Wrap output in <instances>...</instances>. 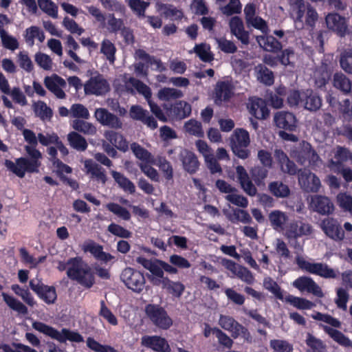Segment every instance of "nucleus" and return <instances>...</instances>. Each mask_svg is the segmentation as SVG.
Returning a JSON list of instances; mask_svg holds the SVG:
<instances>
[{"mask_svg":"<svg viewBox=\"0 0 352 352\" xmlns=\"http://www.w3.org/2000/svg\"><path fill=\"white\" fill-rule=\"evenodd\" d=\"M25 150L30 158L21 157L16 158L15 162L10 160H6L4 162L8 170L20 178L24 177L25 173H38L41 164L39 160L42 154L36 146H25Z\"/></svg>","mask_w":352,"mask_h":352,"instance_id":"f257e3e1","label":"nucleus"},{"mask_svg":"<svg viewBox=\"0 0 352 352\" xmlns=\"http://www.w3.org/2000/svg\"><path fill=\"white\" fill-rule=\"evenodd\" d=\"M290 14L294 25L298 29H302L306 25L314 28L317 23L319 15L316 10L303 0H289Z\"/></svg>","mask_w":352,"mask_h":352,"instance_id":"f03ea898","label":"nucleus"},{"mask_svg":"<svg viewBox=\"0 0 352 352\" xmlns=\"http://www.w3.org/2000/svg\"><path fill=\"white\" fill-rule=\"evenodd\" d=\"M71 267L67 271V277L77 282L87 289L91 288L96 283L94 272L91 266L82 257L70 258Z\"/></svg>","mask_w":352,"mask_h":352,"instance_id":"7ed1b4c3","label":"nucleus"},{"mask_svg":"<svg viewBox=\"0 0 352 352\" xmlns=\"http://www.w3.org/2000/svg\"><path fill=\"white\" fill-rule=\"evenodd\" d=\"M32 327L35 330L58 341L60 343H65L67 340L78 343L84 341V338L82 335L77 331H72L69 329L63 328L61 331H58L53 327L39 321L34 322Z\"/></svg>","mask_w":352,"mask_h":352,"instance_id":"20e7f679","label":"nucleus"},{"mask_svg":"<svg viewBox=\"0 0 352 352\" xmlns=\"http://www.w3.org/2000/svg\"><path fill=\"white\" fill-rule=\"evenodd\" d=\"M250 144L248 131L242 128L236 129L230 137V146L233 153L239 158L245 160L250 155L248 148Z\"/></svg>","mask_w":352,"mask_h":352,"instance_id":"39448f33","label":"nucleus"},{"mask_svg":"<svg viewBox=\"0 0 352 352\" xmlns=\"http://www.w3.org/2000/svg\"><path fill=\"white\" fill-rule=\"evenodd\" d=\"M219 324L226 331L231 333V336L236 339L241 336L248 343H252L253 338L247 327H244L230 316L221 315Z\"/></svg>","mask_w":352,"mask_h":352,"instance_id":"423d86ee","label":"nucleus"},{"mask_svg":"<svg viewBox=\"0 0 352 352\" xmlns=\"http://www.w3.org/2000/svg\"><path fill=\"white\" fill-rule=\"evenodd\" d=\"M145 314L151 322L160 329L167 330L173 325L172 318L165 309L160 305H146Z\"/></svg>","mask_w":352,"mask_h":352,"instance_id":"0eeeda50","label":"nucleus"},{"mask_svg":"<svg viewBox=\"0 0 352 352\" xmlns=\"http://www.w3.org/2000/svg\"><path fill=\"white\" fill-rule=\"evenodd\" d=\"M136 262L150 272L151 274H147V278L153 285H161L164 279L168 278L164 276L162 265L160 264L162 260L157 258L153 260L144 256H138L136 258Z\"/></svg>","mask_w":352,"mask_h":352,"instance_id":"6e6552de","label":"nucleus"},{"mask_svg":"<svg viewBox=\"0 0 352 352\" xmlns=\"http://www.w3.org/2000/svg\"><path fill=\"white\" fill-rule=\"evenodd\" d=\"M120 279L125 286L136 293H140L145 287L146 280L143 273L132 267L124 268Z\"/></svg>","mask_w":352,"mask_h":352,"instance_id":"1a4fd4ad","label":"nucleus"},{"mask_svg":"<svg viewBox=\"0 0 352 352\" xmlns=\"http://www.w3.org/2000/svg\"><path fill=\"white\" fill-rule=\"evenodd\" d=\"M30 289L47 305H53L57 300V294L55 287L45 285L41 280H30Z\"/></svg>","mask_w":352,"mask_h":352,"instance_id":"9d476101","label":"nucleus"},{"mask_svg":"<svg viewBox=\"0 0 352 352\" xmlns=\"http://www.w3.org/2000/svg\"><path fill=\"white\" fill-rule=\"evenodd\" d=\"M85 93L87 95L102 96L109 90V84L102 75L91 77L84 85Z\"/></svg>","mask_w":352,"mask_h":352,"instance_id":"9b49d317","label":"nucleus"},{"mask_svg":"<svg viewBox=\"0 0 352 352\" xmlns=\"http://www.w3.org/2000/svg\"><path fill=\"white\" fill-rule=\"evenodd\" d=\"M298 183L301 188L307 192H317L321 186L318 177L307 169L299 170Z\"/></svg>","mask_w":352,"mask_h":352,"instance_id":"f8f14e48","label":"nucleus"},{"mask_svg":"<svg viewBox=\"0 0 352 352\" xmlns=\"http://www.w3.org/2000/svg\"><path fill=\"white\" fill-rule=\"evenodd\" d=\"M292 285L302 292H307L318 298H322L324 296L322 289L310 277L305 276H300L293 282Z\"/></svg>","mask_w":352,"mask_h":352,"instance_id":"ddd939ff","label":"nucleus"},{"mask_svg":"<svg viewBox=\"0 0 352 352\" xmlns=\"http://www.w3.org/2000/svg\"><path fill=\"white\" fill-rule=\"evenodd\" d=\"M44 85L58 99H64L66 94L63 90L67 85L66 81L58 75L54 74L44 78Z\"/></svg>","mask_w":352,"mask_h":352,"instance_id":"4468645a","label":"nucleus"},{"mask_svg":"<svg viewBox=\"0 0 352 352\" xmlns=\"http://www.w3.org/2000/svg\"><path fill=\"white\" fill-rule=\"evenodd\" d=\"M312 230V226L309 223L299 220L294 221L287 226L285 236L289 239H296L310 234Z\"/></svg>","mask_w":352,"mask_h":352,"instance_id":"2eb2a0df","label":"nucleus"},{"mask_svg":"<svg viewBox=\"0 0 352 352\" xmlns=\"http://www.w3.org/2000/svg\"><path fill=\"white\" fill-rule=\"evenodd\" d=\"M141 345L157 352H170L168 341L160 336H144L141 338Z\"/></svg>","mask_w":352,"mask_h":352,"instance_id":"dca6fc26","label":"nucleus"},{"mask_svg":"<svg viewBox=\"0 0 352 352\" xmlns=\"http://www.w3.org/2000/svg\"><path fill=\"white\" fill-rule=\"evenodd\" d=\"M321 228L329 238L341 241L344 238V232L340 223L333 218H327L322 221Z\"/></svg>","mask_w":352,"mask_h":352,"instance_id":"f3484780","label":"nucleus"},{"mask_svg":"<svg viewBox=\"0 0 352 352\" xmlns=\"http://www.w3.org/2000/svg\"><path fill=\"white\" fill-rule=\"evenodd\" d=\"M95 117L103 126H107L114 129H120L122 127L120 119L104 108L97 109L95 111Z\"/></svg>","mask_w":352,"mask_h":352,"instance_id":"a211bd4d","label":"nucleus"},{"mask_svg":"<svg viewBox=\"0 0 352 352\" xmlns=\"http://www.w3.org/2000/svg\"><path fill=\"white\" fill-rule=\"evenodd\" d=\"M274 120L276 126L285 131H294L297 127V119L293 113L279 111L274 115Z\"/></svg>","mask_w":352,"mask_h":352,"instance_id":"6ab92c4d","label":"nucleus"},{"mask_svg":"<svg viewBox=\"0 0 352 352\" xmlns=\"http://www.w3.org/2000/svg\"><path fill=\"white\" fill-rule=\"evenodd\" d=\"M86 173L89 175L91 179L102 184H105L107 181V177L105 170L98 164L89 159L85 161L84 164Z\"/></svg>","mask_w":352,"mask_h":352,"instance_id":"aec40b11","label":"nucleus"},{"mask_svg":"<svg viewBox=\"0 0 352 352\" xmlns=\"http://www.w3.org/2000/svg\"><path fill=\"white\" fill-rule=\"evenodd\" d=\"M179 159L182 163L184 169L188 173L194 174L199 169V162L193 152L184 149L179 153Z\"/></svg>","mask_w":352,"mask_h":352,"instance_id":"412c9836","label":"nucleus"},{"mask_svg":"<svg viewBox=\"0 0 352 352\" xmlns=\"http://www.w3.org/2000/svg\"><path fill=\"white\" fill-rule=\"evenodd\" d=\"M311 206L314 210L320 214H329L334 210L333 204L331 200L325 196L315 195L311 197Z\"/></svg>","mask_w":352,"mask_h":352,"instance_id":"4be33fe9","label":"nucleus"},{"mask_svg":"<svg viewBox=\"0 0 352 352\" xmlns=\"http://www.w3.org/2000/svg\"><path fill=\"white\" fill-rule=\"evenodd\" d=\"M325 22L328 29L336 32L343 36L347 30L345 19L336 13H331L326 16Z\"/></svg>","mask_w":352,"mask_h":352,"instance_id":"5701e85b","label":"nucleus"},{"mask_svg":"<svg viewBox=\"0 0 352 352\" xmlns=\"http://www.w3.org/2000/svg\"><path fill=\"white\" fill-rule=\"evenodd\" d=\"M236 172L239 182L244 192L250 196H254L257 193V189L250 179L245 168L243 166H237Z\"/></svg>","mask_w":352,"mask_h":352,"instance_id":"b1692460","label":"nucleus"},{"mask_svg":"<svg viewBox=\"0 0 352 352\" xmlns=\"http://www.w3.org/2000/svg\"><path fill=\"white\" fill-rule=\"evenodd\" d=\"M232 86L228 81H219L214 88V101L217 104L228 101L232 96Z\"/></svg>","mask_w":352,"mask_h":352,"instance_id":"393cba45","label":"nucleus"},{"mask_svg":"<svg viewBox=\"0 0 352 352\" xmlns=\"http://www.w3.org/2000/svg\"><path fill=\"white\" fill-rule=\"evenodd\" d=\"M155 9L162 16L173 21H179L184 17L183 12L170 4L157 2Z\"/></svg>","mask_w":352,"mask_h":352,"instance_id":"a878e982","label":"nucleus"},{"mask_svg":"<svg viewBox=\"0 0 352 352\" xmlns=\"http://www.w3.org/2000/svg\"><path fill=\"white\" fill-rule=\"evenodd\" d=\"M275 157L280 166L283 172L287 173L290 175H295L298 173L296 164L289 160L287 154L281 149H276L275 151Z\"/></svg>","mask_w":352,"mask_h":352,"instance_id":"bb28decb","label":"nucleus"},{"mask_svg":"<svg viewBox=\"0 0 352 352\" xmlns=\"http://www.w3.org/2000/svg\"><path fill=\"white\" fill-rule=\"evenodd\" d=\"M250 113L258 120L266 119L270 114V110L267 108L265 100L261 98H254L250 100Z\"/></svg>","mask_w":352,"mask_h":352,"instance_id":"cd10ccee","label":"nucleus"},{"mask_svg":"<svg viewBox=\"0 0 352 352\" xmlns=\"http://www.w3.org/2000/svg\"><path fill=\"white\" fill-rule=\"evenodd\" d=\"M302 102L306 109L316 111L322 106V98L318 93L311 89L302 91Z\"/></svg>","mask_w":352,"mask_h":352,"instance_id":"c85d7f7f","label":"nucleus"},{"mask_svg":"<svg viewBox=\"0 0 352 352\" xmlns=\"http://www.w3.org/2000/svg\"><path fill=\"white\" fill-rule=\"evenodd\" d=\"M104 137L117 149L125 152L129 148V143L125 138L120 133L109 130L104 133Z\"/></svg>","mask_w":352,"mask_h":352,"instance_id":"c756f323","label":"nucleus"},{"mask_svg":"<svg viewBox=\"0 0 352 352\" xmlns=\"http://www.w3.org/2000/svg\"><path fill=\"white\" fill-rule=\"evenodd\" d=\"M229 25L232 34L241 43H246L248 39V33L244 29L242 19L239 16H233L230 19Z\"/></svg>","mask_w":352,"mask_h":352,"instance_id":"7c9ffc66","label":"nucleus"},{"mask_svg":"<svg viewBox=\"0 0 352 352\" xmlns=\"http://www.w3.org/2000/svg\"><path fill=\"white\" fill-rule=\"evenodd\" d=\"M323 330L340 346L352 348V341L342 331L326 325H323Z\"/></svg>","mask_w":352,"mask_h":352,"instance_id":"2f4dec72","label":"nucleus"},{"mask_svg":"<svg viewBox=\"0 0 352 352\" xmlns=\"http://www.w3.org/2000/svg\"><path fill=\"white\" fill-rule=\"evenodd\" d=\"M333 85L344 94L351 92L352 87L351 81L342 73H336L333 75Z\"/></svg>","mask_w":352,"mask_h":352,"instance_id":"473e14b6","label":"nucleus"},{"mask_svg":"<svg viewBox=\"0 0 352 352\" xmlns=\"http://www.w3.org/2000/svg\"><path fill=\"white\" fill-rule=\"evenodd\" d=\"M269 191L276 197L285 198L290 195L289 186L280 181H274L268 185Z\"/></svg>","mask_w":352,"mask_h":352,"instance_id":"72a5a7b5","label":"nucleus"},{"mask_svg":"<svg viewBox=\"0 0 352 352\" xmlns=\"http://www.w3.org/2000/svg\"><path fill=\"white\" fill-rule=\"evenodd\" d=\"M1 296L4 302L11 309L22 315H27L28 314V307L18 299L5 292H2Z\"/></svg>","mask_w":352,"mask_h":352,"instance_id":"f704fd0d","label":"nucleus"},{"mask_svg":"<svg viewBox=\"0 0 352 352\" xmlns=\"http://www.w3.org/2000/svg\"><path fill=\"white\" fill-rule=\"evenodd\" d=\"M111 175L115 182L125 192L133 194L135 192L134 184L121 173L116 170L111 171Z\"/></svg>","mask_w":352,"mask_h":352,"instance_id":"c9c22d12","label":"nucleus"},{"mask_svg":"<svg viewBox=\"0 0 352 352\" xmlns=\"http://www.w3.org/2000/svg\"><path fill=\"white\" fill-rule=\"evenodd\" d=\"M161 285L169 294L176 298H179L185 289V286L183 283L179 281H173L168 278H164V282Z\"/></svg>","mask_w":352,"mask_h":352,"instance_id":"e433bc0d","label":"nucleus"},{"mask_svg":"<svg viewBox=\"0 0 352 352\" xmlns=\"http://www.w3.org/2000/svg\"><path fill=\"white\" fill-rule=\"evenodd\" d=\"M69 145L78 151H85L88 146L87 140L76 131H72L67 135Z\"/></svg>","mask_w":352,"mask_h":352,"instance_id":"4c0bfd02","label":"nucleus"},{"mask_svg":"<svg viewBox=\"0 0 352 352\" xmlns=\"http://www.w3.org/2000/svg\"><path fill=\"white\" fill-rule=\"evenodd\" d=\"M72 126L76 132H80L85 135H94L97 131L96 126L93 124L80 119L74 120Z\"/></svg>","mask_w":352,"mask_h":352,"instance_id":"58836bf2","label":"nucleus"},{"mask_svg":"<svg viewBox=\"0 0 352 352\" xmlns=\"http://www.w3.org/2000/svg\"><path fill=\"white\" fill-rule=\"evenodd\" d=\"M334 159L335 161H331V164L337 168H340V167L344 166V162L352 160V153L346 148L338 146L337 151L334 155Z\"/></svg>","mask_w":352,"mask_h":352,"instance_id":"ea45409f","label":"nucleus"},{"mask_svg":"<svg viewBox=\"0 0 352 352\" xmlns=\"http://www.w3.org/2000/svg\"><path fill=\"white\" fill-rule=\"evenodd\" d=\"M257 79L266 85H272L274 83V78L273 72L263 64L255 67Z\"/></svg>","mask_w":352,"mask_h":352,"instance_id":"a19ab883","label":"nucleus"},{"mask_svg":"<svg viewBox=\"0 0 352 352\" xmlns=\"http://www.w3.org/2000/svg\"><path fill=\"white\" fill-rule=\"evenodd\" d=\"M25 41L27 43H43L45 39L43 32L36 26H32L25 30Z\"/></svg>","mask_w":352,"mask_h":352,"instance_id":"79ce46f5","label":"nucleus"},{"mask_svg":"<svg viewBox=\"0 0 352 352\" xmlns=\"http://www.w3.org/2000/svg\"><path fill=\"white\" fill-rule=\"evenodd\" d=\"M306 344L309 348L307 352H326V344L319 338L308 333L305 340Z\"/></svg>","mask_w":352,"mask_h":352,"instance_id":"37998d69","label":"nucleus"},{"mask_svg":"<svg viewBox=\"0 0 352 352\" xmlns=\"http://www.w3.org/2000/svg\"><path fill=\"white\" fill-rule=\"evenodd\" d=\"M269 170L270 168L259 165L254 166L250 170L252 179L256 185L260 186L263 184L264 180L268 175Z\"/></svg>","mask_w":352,"mask_h":352,"instance_id":"c03bdc74","label":"nucleus"},{"mask_svg":"<svg viewBox=\"0 0 352 352\" xmlns=\"http://www.w3.org/2000/svg\"><path fill=\"white\" fill-rule=\"evenodd\" d=\"M34 111L41 120H51L53 116L52 109L43 101H38L34 104Z\"/></svg>","mask_w":352,"mask_h":352,"instance_id":"a18cd8bd","label":"nucleus"},{"mask_svg":"<svg viewBox=\"0 0 352 352\" xmlns=\"http://www.w3.org/2000/svg\"><path fill=\"white\" fill-rule=\"evenodd\" d=\"M285 300L299 309H310L314 306V303L309 300L290 294L285 298Z\"/></svg>","mask_w":352,"mask_h":352,"instance_id":"49530a36","label":"nucleus"},{"mask_svg":"<svg viewBox=\"0 0 352 352\" xmlns=\"http://www.w3.org/2000/svg\"><path fill=\"white\" fill-rule=\"evenodd\" d=\"M263 287H265V289L272 293L278 300H283V294L281 291L280 287L270 276L264 278Z\"/></svg>","mask_w":352,"mask_h":352,"instance_id":"de8ad7c7","label":"nucleus"},{"mask_svg":"<svg viewBox=\"0 0 352 352\" xmlns=\"http://www.w3.org/2000/svg\"><path fill=\"white\" fill-rule=\"evenodd\" d=\"M127 82L131 85L139 94L143 95L145 98L149 99L151 97L152 93L150 87L141 80L134 77H130Z\"/></svg>","mask_w":352,"mask_h":352,"instance_id":"09e8293b","label":"nucleus"},{"mask_svg":"<svg viewBox=\"0 0 352 352\" xmlns=\"http://www.w3.org/2000/svg\"><path fill=\"white\" fill-rule=\"evenodd\" d=\"M182 96V92L180 90L174 88L164 87L158 92V98L164 101L180 98Z\"/></svg>","mask_w":352,"mask_h":352,"instance_id":"8fccbe9b","label":"nucleus"},{"mask_svg":"<svg viewBox=\"0 0 352 352\" xmlns=\"http://www.w3.org/2000/svg\"><path fill=\"white\" fill-rule=\"evenodd\" d=\"M38 5L43 12L52 18H57L58 6L52 0H38Z\"/></svg>","mask_w":352,"mask_h":352,"instance_id":"3c124183","label":"nucleus"},{"mask_svg":"<svg viewBox=\"0 0 352 352\" xmlns=\"http://www.w3.org/2000/svg\"><path fill=\"white\" fill-rule=\"evenodd\" d=\"M228 219L232 223L239 221L243 223H250L252 222V217L248 212L239 208L233 209V214L229 216Z\"/></svg>","mask_w":352,"mask_h":352,"instance_id":"603ef678","label":"nucleus"},{"mask_svg":"<svg viewBox=\"0 0 352 352\" xmlns=\"http://www.w3.org/2000/svg\"><path fill=\"white\" fill-rule=\"evenodd\" d=\"M184 128L186 131L190 135L199 138H202L204 135L201 123L195 120L191 119L186 122L184 124Z\"/></svg>","mask_w":352,"mask_h":352,"instance_id":"864d4df0","label":"nucleus"},{"mask_svg":"<svg viewBox=\"0 0 352 352\" xmlns=\"http://www.w3.org/2000/svg\"><path fill=\"white\" fill-rule=\"evenodd\" d=\"M71 116L77 119L88 120L90 117L87 107L80 103L73 104L70 108Z\"/></svg>","mask_w":352,"mask_h":352,"instance_id":"5fc2aeb1","label":"nucleus"},{"mask_svg":"<svg viewBox=\"0 0 352 352\" xmlns=\"http://www.w3.org/2000/svg\"><path fill=\"white\" fill-rule=\"evenodd\" d=\"M272 226L274 229L282 228L287 218L284 212L279 210H274L269 215Z\"/></svg>","mask_w":352,"mask_h":352,"instance_id":"6e6d98bb","label":"nucleus"},{"mask_svg":"<svg viewBox=\"0 0 352 352\" xmlns=\"http://www.w3.org/2000/svg\"><path fill=\"white\" fill-rule=\"evenodd\" d=\"M107 230L113 235L122 239H129L132 236L131 231L115 223H110L107 227Z\"/></svg>","mask_w":352,"mask_h":352,"instance_id":"4d7b16f0","label":"nucleus"},{"mask_svg":"<svg viewBox=\"0 0 352 352\" xmlns=\"http://www.w3.org/2000/svg\"><path fill=\"white\" fill-rule=\"evenodd\" d=\"M107 208L110 212L122 218L123 220L129 221L131 219L129 211L118 204L109 203L107 205Z\"/></svg>","mask_w":352,"mask_h":352,"instance_id":"13d9d810","label":"nucleus"},{"mask_svg":"<svg viewBox=\"0 0 352 352\" xmlns=\"http://www.w3.org/2000/svg\"><path fill=\"white\" fill-rule=\"evenodd\" d=\"M194 50L204 62L210 63L214 59V55L210 52V45H195Z\"/></svg>","mask_w":352,"mask_h":352,"instance_id":"bf43d9fd","label":"nucleus"},{"mask_svg":"<svg viewBox=\"0 0 352 352\" xmlns=\"http://www.w3.org/2000/svg\"><path fill=\"white\" fill-rule=\"evenodd\" d=\"M314 274L325 278H335L337 277V274L333 269L322 263H317Z\"/></svg>","mask_w":352,"mask_h":352,"instance_id":"052dcab7","label":"nucleus"},{"mask_svg":"<svg viewBox=\"0 0 352 352\" xmlns=\"http://www.w3.org/2000/svg\"><path fill=\"white\" fill-rule=\"evenodd\" d=\"M130 8L139 17L145 16V11L149 6V3L141 0H128Z\"/></svg>","mask_w":352,"mask_h":352,"instance_id":"680f3d73","label":"nucleus"},{"mask_svg":"<svg viewBox=\"0 0 352 352\" xmlns=\"http://www.w3.org/2000/svg\"><path fill=\"white\" fill-rule=\"evenodd\" d=\"M87 346L96 352H118L113 347L102 345L91 337L87 338Z\"/></svg>","mask_w":352,"mask_h":352,"instance_id":"e2e57ef3","label":"nucleus"},{"mask_svg":"<svg viewBox=\"0 0 352 352\" xmlns=\"http://www.w3.org/2000/svg\"><path fill=\"white\" fill-rule=\"evenodd\" d=\"M173 111L178 118L183 119L190 116L191 106L186 102L180 101L175 104Z\"/></svg>","mask_w":352,"mask_h":352,"instance_id":"0e129e2a","label":"nucleus"},{"mask_svg":"<svg viewBox=\"0 0 352 352\" xmlns=\"http://www.w3.org/2000/svg\"><path fill=\"white\" fill-rule=\"evenodd\" d=\"M234 275L248 285H253L255 281V278L252 272L242 265H239Z\"/></svg>","mask_w":352,"mask_h":352,"instance_id":"69168bd1","label":"nucleus"},{"mask_svg":"<svg viewBox=\"0 0 352 352\" xmlns=\"http://www.w3.org/2000/svg\"><path fill=\"white\" fill-rule=\"evenodd\" d=\"M270 346L276 352H292L293 345L286 340H272L270 341Z\"/></svg>","mask_w":352,"mask_h":352,"instance_id":"338daca9","label":"nucleus"},{"mask_svg":"<svg viewBox=\"0 0 352 352\" xmlns=\"http://www.w3.org/2000/svg\"><path fill=\"white\" fill-rule=\"evenodd\" d=\"M337 201L340 208L352 213V196L346 192H340L337 195Z\"/></svg>","mask_w":352,"mask_h":352,"instance_id":"774afa93","label":"nucleus"}]
</instances>
